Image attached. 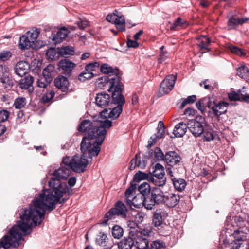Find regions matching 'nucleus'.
Wrapping results in <instances>:
<instances>
[{
	"label": "nucleus",
	"mask_w": 249,
	"mask_h": 249,
	"mask_svg": "<svg viewBox=\"0 0 249 249\" xmlns=\"http://www.w3.org/2000/svg\"><path fill=\"white\" fill-rule=\"evenodd\" d=\"M144 202V196L142 194H138L135 196L132 199L128 200L126 204L130 208L132 206L137 208H140L143 206V203Z\"/></svg>",
	"instance_id": "412c9836"
},
{
	"label": "nucleus",
	"mask_w": 249,
	"mask_h": 249,
	"mask_svg": "<svg viewBox=\"0 0 249 249\" xmlns=\"http://www.w3.org/2000/svg\"><path fill=\"white\" fill-rule=\"evenodd\" d=\"M80 29L83 30L89 26V22L87 20H80L75 23Z\"/></svg>",
	"instance_id": "774afa93"
},
{
	"label": "nucleus",
	"mask_w": 249,
	"mask_h": 249,
	"mask_svg": "<svg viewBox=\"0 0 249 249\" xmlns=\"http://www.w3.org/2000/svg\"><path fill=\"white\" fill-rule=\"evenodd\" d=\"M229 48L232 53L235 54L238 56H242L245 55V53L243 52V50L233 45H231L229 46Z\"/></svg>",
	"instance_id": "13d9d810"
},
{
	"label": "nucleus",
	"mask_w": 249,
	"mask_h": 249,
	"mask_svg": "<svg viewBox=\"0 0 249 249\" xmlns=\"http://www.w3.org/2000/svg\"><path fill=\"white\" fill-rule=\"evenodd\" d=\"M156 204L153 198H151V195L144 196V202L143 206L147 210H152Z\"/></svg>",
	"instance_id": "79ce46f5"
},
{
	"label": "nucleus",
	"mask_w": 249,
	"mask_h": 249,
	"mask_svg": "<svg viewBox=\"0 0 249 249\" xmlns=\"http://www.w3.org/2000/svg\"><path fill=\"white\" fill-rule=\"evenodd\" d=\"M187 128H188L187 123L180 122L175 126L173 133L176 137H182L185 134Z\"/></svg>",
	"instance_id": "bb28decb"
},
{
	"label": "nucleus",
	"mask_w": 249,
	"mask_h": 249,
	"mask_svg": "<svg viewBox=\"0 0 249 249\" xmlns=\"http://www.w3.org/2000/svg\"><path fill=\"white\" fill-rule=\"evenodd\" d=\"M128 227L130 228L128 234L130 236H136L137 233V230L136 228L138 226V223L133 220H129L127 222Z\"/></svg>",
	"instance_id": "37998d69"
},
{
	"label": "nucleus",
	"mask_w": 249,
	"mask_h": 249,
	"mask_svg": "<svg viewBox=\"0 0 249 249\" xmlns=\"http://www.w3.org/2000/svg\"><path fill=\"white\" fill-rule=\"evenodd\" d=\"M112 101L113 104H117V106L112 109H104L101 112L100 117H103L106 119L109 118L112 119H116L119 117L123 111V106L125 103L122 92L116 94L112 93Z\"/></svg>",
	"instance_id": "423d86ee"
},
{
	"label": "nucleus",
	"mask_w": 249,
	"mask_h": 249,
	"mask_svg": "<svg viewBox=\"0 0 249 249\" xmlns=\"http://www.w3.org/2000/svg\"><path fill=\"white\" fill-rule=\"evenodd\" d=\"M107 236L104 233H100L98 237L96 238V242L100 245H103L106 242Z\"/></svg>",
	"instance_id": "69168bd1"
},
{
	"label": "nucleus",
	"mask_w": 249,
	"mask_h": 249,
	"mask_svg": "<svg viewBox=\"0 0 249 249\" xmlns=\"http://www.w3.org/2000/svg\"><path fill=\"white\" fill-rule=\"evenodd\" d=\"M59 66L64 71V73L66 75L70 76L76 65L69 60L64 59L59 62Z\"/></svg>",
	"instance_id": "5701e85b"
},
{
	"label": "nucleus",
	"mask_w": 249,
	"mask_h": 249,
	"mask_svg": "<svg viewBox=\"0 0 249 249\" xmlns=\"http://www.w3.org/2000/svg\"><path fill=\"white\" fill-rule=\"evenodd\" d=\"M26 208H22L19 210L17 214L19 215L20 219L18 221L17 224L14 225L9 230L10 236L6 235L0 240V249H9L10 247L17 248L19 245V242L23 239L22 233L25 235H28L31 230L33 226H36L40 224L42 219H38L35 222H28L22 217V212Z\"/></svg>",
	"instance_id": "f03ea898"
},
{
	"label": "nucleus",
	"mask_w": 249,
	"mask_h": 249,
	"mask_svg": "<svg viewBox=\"0 0 249 249\" xmlns=\"http://www.w3.org/2000/svg\"><path fill=\"white\" fill-rule=\"evenodd\" d=\"M204 132L203 140L204 141L210 142L213 139L214 137L212 131H206Z\"/></svg>",
	"instance_id": "0e129e2a"
},
{
	"label": "nucleus",
	"mask_w": 249,
	"mask_h": 249,
	"mask_svg": "<svg viewBox=\"0 0 249 249\" xmlns=\"http://www.w3.org/2000/svg\"><path fill=\"white\" fill-rule=\"evenodd\" d=\"M55 87L62 92H70V83L67 78L59 75L57 76L54 81Z\"/></svg>",
	"instance_id": "9b49d317"
},
{
	"label": "nucleus",
	"mask_w": 249,
	"mask_h": 249,
	"mask_svg": "<svg viewBox=\"0 0 249 249\" xmlns=\"http://www.w3.org/2000/svg\"><path fill=\"white\" fill-rule=\"evenodd\" d=\"M52 77H49V76L42 74L40 75L37 81V85L38 87L46 88L48 86L52 81Z\"/></svg>",
	"instance_id": "2f4dec72"
},
{
	"label": "nucleus",
	"mask_w": 249,
	"mask_h": 249,
	"mask_svg": "<svg viewBox=\"0 0 249 249\" xmlns=\"http://www.w3.org/2000/svg\"><path fill=\"white\" fill-rule=\"evenodd\" d=\"M72 170L69 163L63 159L60 167L54 171L52 178L48 182L49 188L43 189L37 196H36L28 207L22 212L24 220L29 222H35L37 219L43 220L46 212H50L54 210L57 203L64 204L69 198L72 189L60 179H66Z\"/></svg>",
	"instance_id": "f257e3e1"
},
{
	"label": "nucleus",
	"mask_w": 249,
	"mask_h": 249,
	"mask_svg": "<svg viewBox=\"0 0 249 249\" xmlns=\"http://www.w3.org/2000/svg\"><path fill=\"white\" fill-rule=\"evenodd\" d=\"M196 40L197 41L196 45L200 50H205L204 52H208L210 51L208 47L211 42V40L209 37L202 35L198 36Z\"/></svg>",
	"instance_id": "6ab92c4d"
},
{
	"label": "nucleus",
	"mask_w": 249,
	"mask_h": 249,
	"mask_svg": "<svg viewBox=\"0 0 249 249\" xmlns=\"http://www.w3.org/2000/svg\"><path fill=\"white\" fill-rule=\"evenodd\" d=\"M228 98L230 101H240L249 103V95L243 94L241 91L237 92L232 91L228 93Z\"/></svg>",
	"instance_id": "4be33fe9"
},
{
	"label": "nucleus",
	"mask_w": 249,
	"mask_h": 249,
	"mask_svg": "<svg viewBox=\"0 0 249 249\" xmlns=\"http://www.w3.org/2000/svg\"><path fill=\"white\" fill-rule=\"evenodd\" d=\"M103 120L98 121H90L89 120L82 121L78 127V130L81 132H85L88 141L92 142L94 145L100 147L107 134L106 128L112 126V122L101 117Z\"/></svg>",
	"instance_id": "7ed1b4c3"
},
{
	"label": "nucleus",
	"mask_w": 249,
	"mask_h": 249,
	"mask_svg": "<svg viewBox=\"0 0 249 249\" xmlns=\"http://www.w3.org/2000/svg\"><path fill=\"white\" fill-rule=\"evenodd\" d=\"M164 169L163 166L160 163H157L155 165L152 177H164Z\"/></svg>",
	"instance_id": "ea45409f"
},
{
	"label": "nucleus",
	"mask_w": 249,
	"mask_h": 249,
	"mask_svg": "<svg viewBox=\"0 0 249 249\" xmlns=\"http://www.w3.org/2000/svg\"><path fill=\"white\" fill-rule=\"evenodd\" d=\"M210 103V101L207 98L201 99L199 101L197 102L196 104V107L198 109L201 111H203L207 105Z\"/></svg>",
	"instance_id": "49530a36"
},
{
	"label": "nucleus",
	"mask_w": 249,
	"mask_h": 249,
	"mask_svg": "<svg viewBox=\"0 0 249 249\" xmlns=\"http://www.w3.org/2000/svg\"><path fill=\"white\" fill-rule=\"evenodd\" d=\"M137 189V184L136 183L131 182L130 186L128 188L125 193V202L127 204L128 200H131L135 196V191Z\"/></svg>",
	"instance_id": "473e14b6"
},
{
	"label": "nucleus",
	"mask_w": 249,
	"mask_h": 249,
	"mask_svg": "<svg viewBox=\"0 0 249 249\" xmlns=\"http://www.w3.org/2000/svg\"><path fill=\"white\" fill-rule=\"evenodd\" d=\"M134 245L138 249H145L148 246V241L145 237L134 236Z\"/></svg>",
	"instance_id": "7c9ffc66"
},
{
	"label": "nucleus",
	"mask_w": 249,
	"mask_h": 249,
	"mask_svg": "<svg viewBox=\"0 0 249 249\" xmlns=\"http://www.w3.org/2000/svg\"><path fill=\"white\" fill-rule=\"evenodd\" d=\"M176 79L177 76L173 74L167 76L160 84L157 96L161 97L170 92L175 85Z\"/></svg>",
	"instance_id": "1a4fd4ad"
},
{
	"label": "nucleus",
	"mask_w": 249,
	"mask_h": 249,
	"mask_svg": "<svg viewBox=\"0 0 249 249\" xmlns=\"http://www.w3.org/2000/svg\"><path fill=\"white\" fill-rule=\"evenodd\" d=\"M100 71L102 72L107 74L108 75H117L120 77V80L121 79V73L118 68L113 69L107 64H103L100 67Z\"/></svg>",
	"instance_id": "a878e982"
},
{
	"label": "nucleus",
	"mask_w": 249,
	"mask_h": 249,
	"mask_svg": "<svg viewBox=\"0 0 249 249\" xmlns=\"http://www.w3.org/2000/svg\"><path fill=\"white\" fill-rule=\"evenodd\" d=\"M87 138L83 137L80 144V149L82 155L79 157L77 155L73 156L72 158L70 156L65 157V161L69 163V166L71 167L72 171L77 173L84 172L87 167L89 161L88 158L91 160L94 156H97L101 148L98 145H94L92 142L88 141Z\"/></svg>",
	"instance_id": "20e7f679"
},
{
	"label": "nucleus",
	"mask_w": 249,
	"mask_h": 249,
	"mask_svg": "<svg viewBox=\"0 0 249 249\" xmlns=\"http://www.w3.org/2000/svg\"><path fill=\"white\" fill-rule=\"evenodd\" d=\"M154 159L156 161H162L165 160V154L159 147H156L154 151Z\"/></svg>",
	"instance_id": "09e8293b"
},
{
	"label": "nucleus",
	"mask_w": 249,
	"mask_h": 249,
	"mask_svg": "<svg viewBox=\"0 0 249 249\" xmlns=\"http://www.w3.org/2000/svg\"><path fill=\"white\" fill-rule=\"evenodd\" d=\"M11 57V53L10 51H3L0 53V60L5 61Z\"/></svg>",
	"instance_id": "e2e57ef3"
},
{
	"label": "nucleus",
	"mask_w": 249,
	"mask_h": 249,
	"mask_svg": "<svg viewBox=\"0 0 249 249\" xmlns=\"http://www.w3.org/2000/svg\"><path fill=\"white\" fill-rule=\"evenodd\" d=\"M248 20H249V18L246 17L239 18L232 16L229 18L227 22L228 30L236 29L238 26L243 25Z\"/></svg>",
	"instance_id": "ddd939ff"
},
{
	"label": "nucleus",
	"mask_w": 249,
	"mask_h": 249,
	"mask_svg": "<svg viewBox=\"0 0 249 249\" xmlns=\"http://www.w3.org/2000/svg\"><path fill=\"white\" fill-rule=\"evenodd\" d=\"M151 249H164L165 246L164 243L160 240H155L151 244Z\"/></svg>",
	"instance_id": "4d7b16f0"
},
{
	"label": "nucleus",
	"mask_w": 249,
	"mask_h": 249,
	"mask_svg": "<svg viewBox=\"0 0 249 249\" xmlns=\"http://www.w3.org/2000/svg\"><path fill=\"white\" fill-rule=\"evenodd\" d=\"M236 74L246 81H249V70L245 66L238 67L237 69Z\"/></svg>",
	"instance_id": "72a5a7b5"
},
{
	"label": "nucleus",
	"mask_w": 249,
	"mask_h": 249,
	"mask_svg": "<svg viewBox=\"0 0 249 249\" xmlns=\"http://www.w3.org/2000/svg\"><path fill=\"white\" fill-rule=\"evenodd\" d=\"M149 180L156 186L159 187L163 186L166 183V178L165 177H152L150 175Z\"/></svg>",
	"instance_id": "c9c22d12"
},
{
	"label": "nucleus",
	"mask_w": 249,
	"mask_h": 249,
	"mask_svg": "<svg viewBox=\"0 0 249 249\" xmlns=\"http://www.w3.org/2000/svg\"><path fill=\"white\" fill-rule=\"evenodd\" d=\"M180 200V196L178 194L169 193L166 195L164 204L168 207H174L177 206Z\"/></svg>",
	"instance_id": "b1692460"
},
{
	"label": "nucleus",
	"mask_w": 249,
	"mask_h": 249,
	"mask_svg": "<svg viewBox=\"0 0 249 249\" xmlns=\"http://www.w3.org/2000/svg\"><path fill=\"white\" fill-rule=\"evenodd\" d=\"M123 228L118 225L114 226L112 229V234L115 238H120L123 236Z\"/></svg>",
	"instance_id": "c03bdc74"
},
{
	"label": "nucleus",
	"mask_w": 249,
	"mask_h": 249,
	"mask_svg": "<svg viewBox=\"0 0 249 249\" xmlns=\"http://www.w3.org/2000/svg\"><path fill=\"white\" fill-rule=\"evenodd\" d=\"M26 104V100L25 97H19L17 98L14 103V106L16 109H21L24 107Z\"/></svg>",
	"instance_id": "de8ad7c7"
},
{
	"label": "nucleus",
	"mask_w": 249,
	"mask_h": 249,
	"mask_svg": "<svg viewBox=\"0 0 249 249\" xmlns=\"http://www.w3.org/2000/svg\"><path fill=\"white\" fill-rule=\"evenodd\" d=\"M234 240L238 242L246 241L247 239V234L243 231L235 230L233 234Z\"/></svg>",
	"instance_id": "a19ab883"
},
{
	"label": "nucleus",
	"mask_w": 249,
	"mask_h": 249,
	"mask_svg": "<svg viewBox=\"0 0 249 249\" xmlns=\"http://www.w3.org/2000/svg\"><path fill=\"white\" fill-rule=\"evenodd\" d=\"M144 214L142 212H138L135 215V220L136 221V223H141L142 222Z\"/></svg>",
	"instance_id": "338daca9"
},
{
	"label": "nucleus",
	"mask_w": 249,
	"mask_h": 249,
	"mask_svg": "<svg viewBox=\"0 0 249 249\" xmlns=\"http://www.w3.org/2000/svg\"><path fill=\"white\" fill-rule=\"evenodd\" d=\"M163 212L160 210H157L154 213L152 222L155 227H159L161 226L163 223Z\"/></svg>",
	"instance_id": "c85d7f7f"
},
{
	"label": "nucleus",
	"mask_w": 249,
	"mask_h": 249,
	"mask_svg": "<svg viewBox=\"0 0 249 249\" xmlns=\"http://www.w3.org/2000/svg\"><path fill=\"white\" fill-rule=\"evenodd\" d=\"M100 64L97 62L89 63L85 66V71L92 72L93 71H95L97 68H98Z\"/></svg>",
	"instance_id": "6e6d98bb"
},
{
	"label": "nucleus",
	"mask_w": 249,
	"mask_h": 249,
	"mask_svg": "<svg viewBox=\"0 0 249 249\" xmlns=\"http://www.w3.org/2000/svg\"><path fill=\"white\" fill-rule=\"evenodd\" d=\"M151 233V231L148 229H144L141 231H137V236L138 237H148Z\"/></svg>",
	"instance_id": "680f3d73"
},
{
	"label": "nucleus",
	"mask_w": 249,
	"mask_h": 249,
	"mask_svg": "<svg viewBox=\"0 0 249 249\" xmlns=\"http://www.w3.org/2000/svg\"><path fill=\"white\" fill-rule=\"evenodd\" d=\"M57 53L54 48H50L46 52V56L51 60H54L56 58Z\"/></svg>",
	"instance_id": "052dcab7"
},
{
	"label": "nucleus",
	"mask_w": 249,
	"mask_h": 249,
	"mask_svg": "<svg viewBox=\"0 0 249 249\" xmlns=\"http://www.w3.org/2000/svg\"><path fill=\"white\" fill-rule=\"evenodd\" d=\"M39 34V31L36 29L35 30L32 29L28 31L26 33L25 35L28 37V38H29L30 40L33 41V43L35 45V43L36 42Z\"/></svg>",
	"instance_id": "58836bf2"
},
{
	"label": "nucleus",
	"mask_w": 249,
	"mask_h": 249,
	"mask_svg": "<svg viewBox=\"0 0 249 249\" xmlns=\"http://www.w3.org/2000/svg\"><path fill=\"white\" fill-rule=\"evenodd\" d=\"M180 156L176 151H168L165 153L164 161L170 166L178 164L181 160Z\"/></svg>",
	"instance_id": "f8f14e48"
},
{
	"label": "nucleus",
	"mask_w": 249,
	"mask_h": 249,
	"mask_svg": "<svg viewBox=\"0 0 249 249\" xmlns=\"http://www.w3.org/2000/svg\"><path fill=\"white\" fill-rule=\"evenodd\" d=\"M55 95V92L54 91L51 90H49L45 94H44L41 98V100L43 103H48L54 97Z\"/></svg>",
	"instance_id": "603ef678"
},
{
	"label": "nucleus",
	"mask_w": 249,
	"mask_h": 249,
	"mask_svg": "<svg viewBox=\"0 0 249 249\" xmlns=\"http://www.w3.org/2000/svg\"><path fill=\"white\" fill-rule=\"evenodd\" d=\"M128 209L126 207L125 204L122 201H117L115 205V207L111 208L108 212H107L104 217L105 219L102 224L103 225H106L109 219H111L114 216H120L123 218L126 217V213Z\"/></svg>",
	"instance_id": "0eeeda50"
},
{
	"label": "nucleus",
	"mask_w": 249,
	"mask_h": 249,
	"mask_svg": "<svg viewBox=\"0 0 249 249\" xmlns=\"http://www.w3.org/2000/svg\"><path fill=\"white\" fill-rule=\"evenodd\" d=\"M8 68L4 65H0V81L2 84H6L8 86H12V80L8 75Z\"/></svg>",
	"instance_id": "aec40b11"
},
{
	"label": "nucleus",
	"mask_w": 249,
	"mask_h": 249,
	"mask_svg": "<svg viewBox=\"0 0 249 249\" xmlns=\"http://www.w3.org/2000/svg\"><path fill=\"white\" fill-rule=\"evenodd\" d=\"M70 31L65 27L60 28L56 34H52V39L55 44L60 43L66 38Z\"/></svg>",
	"instance_id": "2eb2a0df"
},
{
	"label": "nucleus",
	"mask_w": 249,
	"mask_h": 249,
	"mask_svg": "<svg viewBox=\"0 0 249 249\" xmlns=\"http://www.w3.org/2000/svg\"><path fill=\"white\" fill-rule=\"evenodd\" d=\"M196 100V96L195 95L189 96L187 98L183 100L180 108H183L187 104L193 103Z\"/></svg>",
	"instance_id": "864d4df0"
},
{
	"label": "nucleus",
	"mask_w": 249,
	"mask_h": 249,
	"mask_svg": "<svg viewBox=\"0 0 249 249\" xmlns=\"http://www.w3.org/2000/svg\"><path fill=\"white\" fill-rule=\"evenodd\" d=\"M149 177V175L148 174L139 171L134 176L132 182L136 183L142 180L148 179Z\"/></svg>",
	"instance_id": "a18cd8bd"
},
{
	"label": "nucleus",
	"mask_w": 249,
	"mask_h": 249,
	"mask_svg": "<svg viewBox=\"0 0 249 249\" xmlns=\"http://www.w3.org/2000/svg\"><path fill=\"white\" fill-rule=\"evenodd\" d=\"M110 102V95L104 92L99 93L96 95L95 103L96 105L101 108L107 106Z\"/></svg>",
	"instance_id": "f3484780"
},
{
	"label": "nucleus",
	"mask_w": 249,
	"mask_h": 249,
	"mask_svg": "<svg viewBox=\"0 0 249 249\" xmlns=\"http://www.w3.org/2000/svg\"><path fill=\"white\" fill-rule=\"evenodd\" d=\"M58 53L61 55H73L74 53V48L70 46H65L58 48Z\"/></svg>",
	"instance_id": "4c0bfd02"
},
{
	"label": "nucleus",
	"mask_w": 249,
	"mask_h": 249,
	"mask_svg": "<svg viewBox=\"0 0 249 249\" xmlns=\"http://www.w3.org/2000/svg\"><path fill=\"white\" fill-rule=\"evenodd\" d=\"M34 44L33 41L30 40L29 38L25 35L22 36L19 39V47L21 50H26L30 48H33Z\"/></svg>",
	"instance_id": "c756f323"
},
{
	"label": "nucleus",
	"mask_w": 249,
	"mask_h": 249,
	"mask_svg": "<svg viewBox=\"0 0 249 249\" xmlns=\"http://www.w3.org/2000/svg\"><path fill=\"white\" fill-rule=\"evenodd\" d=\"M94 74L93 72H90L89 71H85V69L84 71L79 74L78 76V79L81 81H85L86 80L90 79L94 76Z\"/></svg>",
	"instance_id": "3c124183"
},
{
	"label": "nucleus",
	"mask_w": 249,
	"mask_h": 249,
	"mask_svg": "<svg viewBox=\"0 0 249 249\" xmlns=\"http://www.w3.org/2000/svg\"><path fill=\"white\" fill-rule=\"evenodd\" d=\"M29 69V64L24 61H20L18 62L14 68L16 74L21 77L26 75Z\"/></svg>",
	"instance_id": "a211bd4d"
},
{
	"label": "nucleus",
	"mask_w": 249,
	"mask_h": 249,
	"mask_svg": "<svg viewBox=\"0 0 249 249\" xmlns=\"http://www.w3.org/2000/svg\"><path fill=\"white\" fill-rule=\"evenodd\" d=\"M96 85L101 88L108 86V90L112 93H120L123 92L124 85L117 75H108L100 76L96 79Z\"/></svg>",
	"instance_id": "39448f33"
},
{
	"label": "nucleus",
	"mask_w": 249,
	"mask_h": 249,
	"mask_svg": "<svg viewBox=\"0 0 249 249\" xmlns=\"http://www.w3.org/2000/svg\"><path fill=\"white\" fill-rule=\"evenodd\" d=\"M228 105L229 104L225 102H219L218 103L210 102L207 106L215 116H219L226 113Z\"/></svg>",
	"instance_id": "9d476101"
},
{
	"label": "nucleus",
	"mask_w": 249,
	"mask_h": 249,
	"mask_svg": "<svg viewBox=\"0 0 249 249\" xmlns=\"http://www.w3.org/2000/svg\"><path fill=\"white\" fill-rule=\"evenodd\" d=\"M134 236H130L128 234L127 237L124 238L118 243L119 249H131L134 245Z\"/></svg>",
	"instance_id": "393cba45"
},
{
	"label": "nucleus",
	"mask_w": 249,
	"mask_h": 249,
	"mask_svg": "<svg viewBox=\"0 0 249 249\" xmlns=\"http://www.w3.org/2000/svg\"><path fill=\"white\" fill-rule=\"evenodd\" d=\"M205 119L202 116H197L195 119L189 120L187 126L191 133L195 137H199L204 132Z\"/></svg>",
	"instance_id": "6e6552de"
},
{
	"label": "nucleus",
	"mask_w": 249,
	"mask_h": 249,
	"mask_svg": "<svg viewBox=\"0 0 249 249\" xmlns=\"http://www.w3.org/2000/svg\"><path fill=\"white\" fill-rule=\"evenodd\" d=\"M10 115V112L6 109L0 110V123H3L8 120Z\"/></svg>",
	"instance_id": "5fc2aeb1"
},
{
	"label": "nucleus",
	"mask_w": 249,
	"mask_h": 249,
	"mask_svg": "<svg viewBox=\"0 0 249 249\" xmlns=\"http://www.w3.org/2000/svg\"><path fill=\"white\" fill-rule=\"evenodd\" d=\"M174 188L178 191L182 192L186 186V181L181 178H171Z\"/></svg>",
	"instance_id": "cd10ccee"
},
{
	"label": "nucleus",
	"mask_w": 249,
	"mask_h": 249,
	"mask_svg": "<svg viewBox=\"0 0 249 249\" xmlns=\"http://www.w3.org/2000/svg\"><path fill=\"white\" fill-rule=\"evenodd\" d=\"M54 67L53 65H49L43 70L42 74L47 76H49V77H52V73L54 71Z\"/></svg>",
	"instance_id": "bf43d9fd"
},
{
	"label": "nucleus",
	"mask_w": 249,
	"mask_h": 249,
	"mask_svg": "<svg viewBox=\"0 0 249 249\" xmlns=\"http://www.w3.org/2000/svg\"><path fill=\"white\" fill-rule=\"evenodd\" d=\"M116 27L121 31H124L125 28V19L124 16H118L114 23Z\"/></svg>",
	"instance_id": "f704fd0d"
},
{
	"label": "nucleus",
	"mask_w": 249,
	"mask_h": 249,
	"mask_svg": "<svg viewBox=\"0 0 249 249\" xmlns=\"http://www.w3.org/2000/svg\"><path fill=\"white\" fill-rule=\"evenodd\" d=\"M138 190L140 192L139 194H142L144 196H146L149 195L151 187L149 184L143 182L138 187Z\"/></svg>",
	"instance_id": "e433bc0d"
},
{
	"label": "nucleus",
	"mask_w": 249,
	"mask_h": 249,
	"mask_svg": "<svg viewBox=\"0 0 249 249\" xmlns=\"http://www.w3.org/2000/svg\"><path fill=\"white\" fill-rule=\"evenodd\" d=\"M34 77L30 75L25 76L21 79L18 84V86L22 89H26L29 92L31 93L34 90L33 83Z\"/></svg>",
	"instance_id": "4468645a"
},
{
	"label": "nucleus",
	"mask_w": 249,
	"mask_h": 249,
	"mask_svg": "<svg viewBox=\"0 0 249 249\" xmlns=\"http://www.w3.org/2000/svg\"><path fill=\"white\" fill-rule=\"evenodd\" d=\"M151 198H153L156 204H164L166 195L158 187L154 188L151 191Z\"/></svg>",
	"instance_id": "dca6fc26"
},
{
	"label": "nucleus",
	"mask_w": 249,
	"mask_h": 249,
	"mask_svg": "<svg viewBox=\"0 0 249 249\" xmlns=\"http://www.w3.org/2000/svg\"><path fill=\"white\" fill-rule=\"evenodd\" d=\"M157 132L155 134L158 139L162 138L165 134V128L162 121H160L157 128Z\"/></svg>",
	"instance_id": "8fccbe9b"
}]
</instances>
